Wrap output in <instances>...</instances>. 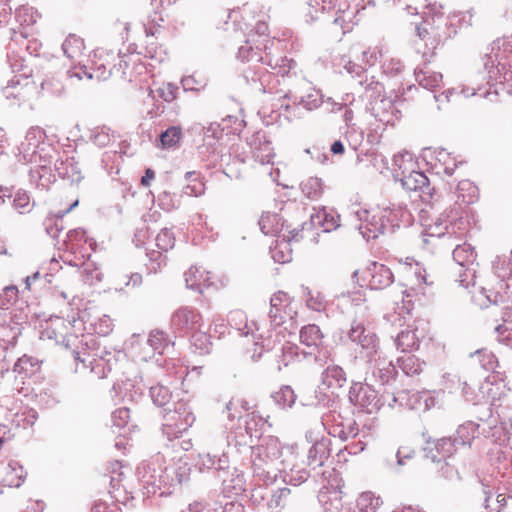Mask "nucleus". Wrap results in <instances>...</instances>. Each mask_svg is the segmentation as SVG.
Returning <instances> with one entry per match:
<instances>
[{
    "mask_svg": "<svg viewBox=\"0 0 512 512\" xmlns=\"http://www.w3.org/2000/svg\"><path fill=\"white\" fill-rule=\"evenodd\" d=\"M399 276L408 297L426 296L427 288L434 285V278L425 267L413 258L399 260Z\"/></svg>",
    "mask_w": 512,
    "mask_h": 512,
    "instance_id": "obj_1",
    "label": "nucleus"
},
{
    "mask_svg": "<svg viewBox=\"0 0 512 512\" xmlns=\"http://www.w3.org/2000/svg\"><path fill=\"white\" fill-rule=\"evenodd\" d=\"M298 309L294 299L284 291L274 293L270 299L269 319L274 329L284 326L293 334L297 329Z\"/></svg>",
    "mask_w": 512,
    "mask_h": 512,
    "instance_id": "obj_2",
    "label": "nucleus"
},
{
    "mask_svg": "<svg viewBox=\"0 0 512 512\" xmlns=\"http://www.w3.org/2000/svg\"><path fill=\"white\" fill-rule=\"evenodd\" d=\"M424 11L425 20L417 27V34L424 42V45L434 52L440 45L445 34L447 23L444 19V14L441 11L442 7L436 3H429L425 6Z\"/></svg>",
    "mask_w": 512,
    "mask_h": 512,
    "instance_id": "obj_3",
    "label": "nucleus"
},
{
    "mask_svg": "<svg viewBox=\"0 0 512 512\" xmlns=\"http://www.w3.org/2000/svg\"><path fill=\"white\" fill-rule=\"evenodd\" d=\"M353 279L360 287L383 289L393 283L394 275L389 267L373 261L367 267L354 271Z\"/></svg>",
    "mask_w": 512,
    "mask_h": 512,
    "instance_id": "obj_4",
    "label": "nucleus"
},
{
    "mask_svg": "<svg viewBox=\"0 0 512 512\" xmlns=\"http://www.w3.org/2000/svg\"><path fill=\"white\" fill-rule=\"evenodd\" d=\"M259 226L265 235L281 236L286 241L298 240L303 230L299 225L291 228V225L286 224L280 214L270 211L261 215Z\"/></svg>",
    "mask_w": 512,
    "mask_h": 512,
    "instance_id": "obj_5",
    "label": "nucleus"
},
{
    "mask_svg": "<svg viewBox=\"0 0 512 512\" xmlns=\"http://www.w3.org/2000/svg\"><path fill=\"white\" fill-rule=\"evenodd\" d=\"M476 252L469 245H459L453 251V258L459 265V285L468 289L476 284Z\"/></svg>",
    "mask_w": 512,
    "mask_h": 512,
    "instance_id": "obj_6",
    "label": "nucleus"
},
{
    "mask_svg": "<svg viewBox=\"0 0 512 512\" xmlns=\"http://www.w3.org/2000/svg\"><path fill=\"white\" fill-rule=\"evenodd\" d=\"M348 338L360 347L361 353L372 359L378 355L380 343L377 334L368 330L362 322L353 321L348 332Z\"/></svg>",
    "mask_w": 512,
    "mask_h": 512,
    "instance_id": "obj_7",
    "label": "nucleus"
},
{
    "mask_svg": "<svg viewBox=\"0 0 512 512\" xmlns=\"http://www.w3.org/2000/svg\"><path fill=\"white\" fill-rule=\"evenodd\" d=\"M37 90L36 82L30 77H22L11 80L2 89L3 96L7 100H13L18 105L29 100Z\"/></svg>",
    "mask_w": 512,
    "mask_h": 512,
    "instance_id": "obj_8",
    "label": "nucleus"
},
{
    "mask_svg": "<svg viewBox=\"0 0 512 512\" xmlns=\"http://www.w3.org/2000/svg\"><path fill=\"white\" fill-rule=\"evenodd\" d=\"M202 315L189 307H181L172 316L171 324L175 331L189 335L202 325Z\"/></svg>",
    "mask_w": 512,
    "mask_h": 512,
    "instance_id": "obj_9",
    "label": "nucleus"
},
{
    "mask_svg": "<svg viewBox=\"0 0 512 512\" xmlns=\"http://www.w3.org/2000/svg\"><path fill=\"white\" fill-rule=\"evenodd\" d=\"M69 73L70 77H77L78 79L85 76L87 79L103 81L108 79L111 74L110 62L102 54L94 53L90 67L83 65L80 67V71H70Z\"/></svg>",
    "mask_w": 512,
    "mask_h": 512,
    "instance_id": "obj_10",
    "label": "nucleus"
},
{
    "mask_svg": "<svg viewBox=\"0 0 512 512\" xmlns=\"http://www.w3.org/2000/svg\"><path fill=\"white\" fill-rule=\"evenodd\" d=\"M187 288L203 293L213 285L211 273L202 266H191L184 274Z\"/></svg>",
    "mask_w": 512,
    "mask_h": 512,
    "instance_id": "obj_11",
    "label": "nucleus"
},
{
    "mask_svg": "<svg viewBox=\"0 0 512 512\" xmlns=\"http://www.w3.org/2000/svg\"><path fill=\"white\" fill-rule=\"evenodd\" d=\"M424 328L408 326L402 330L396 339L398 349L404 353H412L419 349L420 340L424 338Z\"/></svg>",
    "mask_w": 512,
    "mask_h": 512,
    "instance_id": "obj_12",
    "label": "nucleus"
},
{
    "mask_svg": "<svg viewBox=\"0 0 512 512\" xmlns=\"http://www.w3.org/2000/svg\"><path fill=\"white\" fill-rule=\"evenodd\" d=\"M300 342L310 349V353L317 351L323 344V334L315 324H309L300 330Z\"/></svg>",
    "mask_w": 512,
    "mask_h": 512,
    "instance_id": "obj_13",
    "label": "nucleus"
},
{
    "mask_svg": "<svg viewBox=\"0 0 512 512\" xmlns=\"http://www.w3.org/2000/svg\"><path fill=\"white\" fill-rule=\"evenodd\" d=\"M26 473L18 462H10L4 470L2 484L5 487L17 488L24 482Z\"/></svg>",
    "mask_w": 512,
    "mask_h": 512,
    "instance_id": "obj_14",
    "label": "nucleus"
},
{
    "mask_svg": "<svg viewBox=\"0 0 512 512\" xmlns=\"http://www.w3.org/2000/svg\"><path fill=\"white\" fill-rule=\"evenodd\" d=\"M393 166L396 176L401 179L416 168V162L411 153L401 151L394 155Z\"/></svg>",
    "mask_w": 512,
    "mask_h": 512,
    "instance_id": "obj_15",
    "label": "nucleus"
},
{
    "mask_svg": "<svg viewBox=\"0 0 512 512\" xmlns=\"http://www.w3.org/2000/svg\"><path fill=\"white\" fill-rule=\"evenodd\" d=\"M330 450L328 444L324 440L316 441L308 452V464L314 466H322L328 459Z\"/></svg>",
    "mask_w": 512,
    "mask_h": 512,
    "instance_id": "obj_16",
    "label": "nucleus"
},
{
    "mask_svg": "<svg viewBox=\"0 0 512 512\" xmlns=\"http://www.w3.org/2000/svg\"><path fill=\"white\" fill-rule=\"evenodd\" d=\"M62 47L68 58L80 62V59L83 56L85 50L83 39L75 35H69L64 41Z\"/></svg>",
    "mask_w": 512,
    "mask_h": 512,
    "instance_id": "obj_17",
    "label": "nucleus"
},
{
    "mask_svg": "<svg viewBox=\"0 0 512 512\" xmlns=\"http://www.w3.org/2000/svg\"><path fill=\"white\" fill-rule=\"evenodd\" d=\"M45 131L40 127H31L25 136V141L22 142L21 146L25 152L32 151L35 153V149L45 139Z\"/></svg>",
    "mask_w": 512,
    "mask_h": 512,
    "instance_id": "obj_18",
    "label": "nucleus"
},
{
    "mask_svg": "<svg viewBox=\"0 0 512 512\" xmlns=\"http://www.w3.org/2000/svg\"><path fill=\"white\" fill-rule=\"evenodd\" d=\"M189 335L191 344L195 347L196 350L199 351V353L204 354L209 352L212 346V342L211 336L207 332L197 328Z\"/></svg>",
    "mask_w": 512,
    "mask_h": 512,
    "instance_id": "obj_19",
    "label": "nucleus"
},
{
    "mask_svg": "<svg viewBox=\"0 0 512 512\" xmlns=\"http://www.w3.org/2000/svg\"><path fill=\"white\" fill-rule=\"evenodd\" d=\"M401 182L406 189L416 191L425 187L428 183V179L424 173L413 169L412 172L401 178Z\"/></svg>",
    "mask_w": 512,
    "mask_h": 512,
    "instance_id": "obj_20",
    "label": "nucleus"
},
{
    "mask_svg": "<svg viewBox=\"0 0 512 512\" xmlns=\"http://www.w3.org/2000/svg\"><path fill=\"white\" fill-rule=\"evenodd\" d=\"M314 223L325 232H330L338 227V218L326 210H320L313 217Z\"/></svg>",
    "mask_w": 512,
    "mask_h": 512,
    "instance_id": "obj_21",
    "label": "nucleus"
},
{
    "mask_svg": "<svg viewBox=\"0 0 512 512\" xmlns=\"http://www.w3.org/2000/svg\"><path fill=\"white\" fill-rule=\"evenodd\" d=\"M192 176H194V172L186 173V179H190V182L185 186L184 193L187 196L199 197L205 193V181L203 178L200 177H195L191 179Z\"/></svg>",
    "mask_w": 512,
    "mask_h": 512,
    "instance_id": "obj_22",
    "label": "nucleus"
},
{
    "mask_svg": "<svg viewBox=\"0 0 512 512\" xmlns=\"http://www.w3.org/2000/svg\"><path fill=\"white\" fill-rule=\"evenodd\" d=\"M182 137V130L180 127L171 126L160 135L161 147L168 149L175 147Z\"/></svg>",
    "mask_w": 512,
    "mask_h": 512,
    "instance_id": "obj_23",
    "label": "nucleus"
},
{
    "mask_svg": "<svg viewBox=\"0 0 512 512\" xmlns=\"http://www.w3.org/2000/svg\"><path fill=\"white\" fill-rule=\"evenodd\" d=\"M419 84L433 90L441 86L443 76L439 72L423 71L418 74Z\"/></svg>",
    "mask_w": 512,
    "mask_h": 512,
    "instance_id": "obj_24",
    "label": "nucleus"
},
{
    "mask_svg": "<svg viewBox=\"0 0 512 512\" xmlns=\"http://www.w3.org/2000/svg\"><path fill=\"white\" fill-rule=\"evenodd\" d=\"M221 125L222 132H225L226 135H240L245 127V122L237 116L229 115L222 119Z\"/></svg>",
    "mask_w": 512,
    "mask_h": 512,
    "instance_id": "obj_25",
    "label": "nucleus"
},
{
    "mask_svg": "<svg viewBox=\"0 0 512 512\" xmlns=\"http://www.w3.org/2000/svg\"><path fill=\"white\" fill-rule=\"evenodd\" d=\"M398 362L407 375H416L422 371V363L415 355L402 356Z\"/></svg>",
    "mask_w": 512,
    "mask_h": 512,
    "instance_id": "obj_26",
    "label": "nucleus"
},
{
    "mask_svg": "<svg viewBox=\"0 0 512 512\" xmlns=\"http://www.w3.org/2000/svg\"><path fill=\"white\" fill-rule=\"evenodd\" d=\"M238 58L241 61L247 62H262L263 57L258 47L254 48L250 41H246L245 45L241 46L238 50Z\"/></svg>",
    "mask_w": 512,
    "mask_h": 512,
    "instance_id": "obj_27",
    "label": "nucleus"
},
{
    "mask_svg": "<svg viewBox=\"0 0 512 512\" xmlns=\"http://www.w3.org/2000/svg\"><path fill=\"white\" fill-rule=\"evenodd\" d=\"M148 344L154 351L162 354L168 345V338L161 330H153L148 337Z\"/></svg>",
    "mask_w": 512,
    "mask_h": 512,
    "instance_id": "obj_28",
    "label": "nucleus"
},
{
    "mask_svg": "<svg viewBox=\"0 0 512 512\" xmlns=\"http://www.w3.org/2000/svg\"><path fill=\"white\" fill-rule=\"evenodd\" d=\"M306 304L308 308L320 312L326 309L327 302L321 292L310 290L308 291Z\"/></svg>",
    "mask_w": 512,
    "mask_h": 512,
    "instance_id": "obj_29",
    "label": "nucleus"
},
{
    "mask_svg": "<svg viewBox=\"0 0 512 512\" xmlns=\"http://www.w3.org/2000/svg\"><path fill=\"white\" fill-rule=\"evenodd\" d=\"M275 398L277 403L285 408L291 407L295 403L297 397L290 386H283L279 392H277Z\"/></svg>",
    "mask_w": 512,
    "mask_h": 512,
    "instance_id": "obj_30",
    "label": "nucleus"
},
{
    "mask_svg": "<svg viewBox=\"0 0 512 512\" xmlns=\"http://www.w3.org/2000/svg\"><path fill=\"white\" fill-rule=\"evenodd\" d=\"M325 0H309L306 8L307 21H314L326 10Z\"/></svg>",
    "mask_w": 512,
    "mask_h": 512,
    "instance_id": "obj_31",
    "label": "nucleus"
},
{
    "mask_svg": "<svg viewBox=\"0 0 512 512\" xmlns=\"http://www.w3.org/2000/svg\"><path fill=\"white\" fill-rule=\"evenodd\" d=\"M156 245L163 251L172 249L175 245V237L173 233L168 229L161 230L156 236Z\"/></svg>",
    "mask_w": 512,
    "mask_h": 512,
    "instance_id": "obj_32",
    "label": "nucleus"
},
{
    "mask_svg": "<svg viewBox=\"0 0 512 512\" xmlns=\"http://www.w3.org/2000/svg\"><path fill=\"white\" fill-rule=\"evenodd\" d=\"M491 498V493H486L485 498V508L488 510V512H503L504 509L507 507V498L505 493H498L496 496V502L494 506H491L489 504V500Z\"/></svg>",
    "mask_w": 512,
    "mask_h": 512,
    "instance_id": "obj_33",
    "label": "nucleus"
},
{
    "mask_svg": "<svg viewBox=\"0 0 512 512\" xmlns=\"http://www.w3.org/2000/svg\"><path fill=\"white\" fill-rule=\"evenodd\" d=\"M382 56V51L378 47H368L362 53V62L364 64L363 67H372L374 66L379 58Z\"/></svg>",
    "mask_w": 512,
    "mask_h": 512,
    "instance_id": "obj_34",
    "label": "nucleus"
},
{
    "mask_svg": "<svg viewBox=\"0 0 512 512\" xmlns=\"http://www.w3.org/2000/svg\"><path fill=\"white\" fill-rule=\"evenodd\" d=\"M474 200V195L473 194H469L468 197H466L465 195L463 194H458L457 195V200H456V208H455V215H452V216H449L450 217V222H453L454 220H456L458 217H461L462 214L464 213V210L466 208V206L470 203H472Z\"/></svg>",
    "mask_w": 512,
    "mask_h": 512,
    "instance_id": "obj_35",
    "label": "nucleus"
},
{
    "mask_svg": "<svg viewBox=\"0 0 512 512\" xmlns=\"http://www.w3.org/2000/svg\"><path fill=\"white\" fill-rule=\"evenodd\" d=\"M13 206L19 210L20 213L29 211L30 209V196L26 191H17L14 196Z\"/></svg>",
    "mask_w": 512,
    "mask_h": 512,
    "instance_id": "obj_36",
    "label": "nucleus"
},
{
    "mask_svg": "<svg viewBox=\"0 0 512 512\" xmlns=\"http://www.w3.org/2000/svg\"><path fill=\"white\" fill-rule=\"evenodd\" d=\"M112 421L118 428L125 427L130 421V410L126 407L116 409L112 414Z\"/></svg>",
    "mask_w": 512,
    "mask_h": 512,
    "instance_id": "obj_37",
    "label": "nucleus"
},
{
    "mask_svg": "<svg viewBox=\"0 0 512 512\" xmlns=\"http://www.w3.org/2000/svg\"><path fill=\"white\" fill-rule=\"evenodd\" d=\"M158 95L166 102H172L177 97V87L171 83H164L158 89Z\"/></svg>",
    "mask_w": 512,
    "mask_h": 512,
    "instance_id": "obj_38",
    "label": "nucleus"
},
{
    "mask_svg": "<svg viewBox=\"0 0 512 512\" xmlns=\"http://www.w3.org/2000/svg\"><path fill=\"white\" fill-rule=\"evenodd\" d=\"M37 364V361L30 356L23 355L20 357L14 365V371L17 373L26 372L27 366L34 367Z\"/></svg>",
    "mask_w": 512,
    "mask_h": 512,
    "instance_id": "obj_39",
    "label": "nucleus"
},
{
    "mask_svg": "<svg viewBox=\"0 0 512 512\" xmlns=\"http://www.w3.org/2000/svg\"><path fill=\"white\" fill-rule=\"evenodd\" d=\"M91 512H121L118 504L112 503L111 505L106 504L102 501H96L92 507Z\"/></svg>",
    "mask_w": 512,
    "mask_h": 512,
    "instance_id": "obj_40",
    "label": "nucleus"
},
{
    "mask_svg": "<svg viewBox=\"0 0 512 512\" xmlns=\"http://www.w3.org/2000/svg\"><path fill=\"white\" fill-rule=\"evenodd\" d=\"M383 91L384 88L379 82L371 83L366 87V93H370L369 97L371 98L379 97Z\"/></svg>",
    "mask_w": 512,
    "mask_h": 512,
    "instance_id": "obj_41",
    "label": "nucleus"
},
{
    "mask_svg": "<svg viewBox=\"0 0 512 512\" xmlns=\"http://www.w3.org/2000/svg\"><path fill=\"white\" fill-rule=\"evenodd\" d=\"M498 285H499V290L496 292L494 299H493V301L496 303L503 300V298L506 294V290L508 288V284L505 283L503 280L498 281Z\"/></svg>",
    "mask_w": 512,
    "mask_h": 512,
    "instance_id": "obj_42",
    "label": "nucleus"
},
{
    "mask_svg": "<svg viewBox=\"0 0 512 512\" xmlns=\"http://www.w3.org/2000/svg\"><path fill=\"white\" fill-rule=\"evenodd\" d=\"M154 178H155V172L152 169L147 168L145 170L144 176L141 178V185L144 187H149L151 184V181H153Z\"/></svg>",
    "mask_w": 512,
    "mask_h": 512,
    "instance_id": "obj_43",
    "label": "nucleus"
},
{
    "mask_svg": "<svg viewBox=\"0 0 512 512\" xmlns=\"http://www.w3.org/2000/svg\"><path fill=\"white\" fill-rule=\"evenodd\" d=\"M345 69L349 72V73H356L358 74L361 70H365V67L363 66H358L356 64H353L352 62H348L346 65H345Z\"/></svg>",
    "mask_w": 512,
    "mask_h": 512,
    "instance_id": "obj_44",
    "label": "nucleus"
},
{
    "mask_svg": "<svg viewBox=\"0 0 512 512\" xmlns=\"http://www.w3.org/2000/svg\"><path fill=\"white\" fill-rule=\"evenodd\" d=\"M331 151L334 154H342L344 152V146L341 141H335L331 146Z\"/></svg>",
    "mask_w": 512,
    "mask_h": 512,
    "instance_id": "obj_45",
    "label": "nucleus"
},
{
    "mask_svg": "<svg viewBox=\"0 0 512 512\" xmlns=\"http://www.w3.org/2000/svg\"><path fill=\"white\" fill-rule=\"evenodd\" d=\"M256 29L260 35H264L268 30V25L265 22H259Z\"/></svg>",
    "mask_w": 512,
    "mask_h": 512,
    "instance_id": "obj_46",
    "label": "nucleus"
},
{
    "mask_svg": "<svg viewBox=\"0 0 512 512\" xmlns=\"http://www.w3.org/2000/svg\"><path fill=\"white\" fill-rule=\"evenodd\" d=\"M459 190H472L474 191V187H472L471 183L469 182H461L458 186Z\"/></svg>",
    "mask_w": 512,
    "mask_h": 512,
    "instance_id": "obj_47",
    "label": "nucleus"
},
{
    "mask_svg": "<svg viewBox=\"0 0 512 512\" xmlns=\"http://www.w3.org/2000/svg\"><path fill=\"white\" fill-rule=\"evenodd\" d=\"M17 288L15 286L7 287L5 289V293L10 296H16L17 295Z\"/></svg>",
    "mask_w": 512,
    "mask_h": 512,
    "instance_id": "obj_48",
    "label": "nucleus"
},
{
    "mask_svg": "<svg viewBox=\"0 0 512 512\" xmlns=\"http://www.w3.org/2000/svg\"><path fill=\"white\" fill-rule=\"evenodd\" d=\"M503 493H505V494H506L507 498L512 499V487H510V486H506V485H505V486H504V492H503Z\"/></svg>",
    "mask_w": 512,
    "mask_h": 512,
    "instance_id": "obj_49",
    "label": "nucleus"
},
{
    "mask_svg": "<svg viewBox=\"0 0 512 512\" xmlns=\"http://www.w3.org/2000/svg\"><path fill=\"white\" fill-rule=\"evenodd\" d=\"M269 444H270V445H272V446L277 447V446L280 444V442H279V439H278V438H271V439L269 440Z\"/></svg>",
    "mask_w": 512,
    "mask_h": 512,
    "instance_id": "obj_50",
    "label": "nucleus"
},
{
    "mask_svg": "<svg viewBox=\"0 0 512 512\" xmlns=\"http://www.w3.org/2000/svg\"><path fill=\"white\" fill-rule=\"evenodd\" d=\"M78 205V200H76L68 209L66 212H70L74 207Z\"/></svg>",
    "mask_w": 512,
    "mask_h": 512,
    "instance_id": "obj_51",
    "label": "nucleus"
},
{
    "mask_svg": "<svg viewBox=\"0 0 512 512\" xmlns=\"http://www.w3.org/2000/svg\"><path fill=\"white\" fill-rule=\"evenodd\" d=\"M337 0H329V9L333 8L335 6V3H336Z\"/></svg>",
    "mask_w": 512,
    "mask_h": 512,
    "instance_id": "obj_52",
    "label": "nucleus"
},
{
    "mask_svg": "<svg viewBox=\"0 0 512 512\" xmlns=\"http://www.w3.org/2000/svg\"><path fill=\"white\" fill-rule=\"evenodd\" d=\"M133 278H135V279H134V281H135V282H140V281H141V276H140L139 274H135V275L133 276Z\"/></svg>",
    "mask_w": 512,
    "mask_h": 512,
    "instance_id": "obj_53",
    "label": "nucleus"
},
{
    "mask_svg": "<svg viewBox=\"0 0 512 512\" xmlns=\"http://www.w3.org/2000/svg\"><path fill=\"white\" fill-rule=\"evenodd\" d=\"M74 358H75V360H77V361L79 360V361H81V362H84L83 360H81V359H80V356H79V353H78V352H75V353H74Z\"/></svg>",
    "mask_w": 512,
    "mask_h": 512,
    "instance_id": "obj_54",
    "label": "nucleus"
},
{
    "mask_svg": "<svg viewBox=\"0 0 512 512\" xmlns=\"http://www.w3.org/2000/svg\"><path fill=\"white\" fill-rule=\"evenodd\" d=\"M0 137H1V139H0V143H3V142H6V141H7V139L5 138V135H4V134H3V135H1Z\"/></svg>",
    "mask_w": 512,
    "mask_h": 512,
    "instance_id": "obj_55",
    "label": "nucleus"
},
{
    "mask_svg": "<svg viewBox=\"0 0 512 512\" xmlns=\"http://www.w3.org/2000/svg\"><path fill=\"white\" fill-rule=\"evenodd\" d=\"M445 172H446L447 174L451 175V174L453 173V169H448V168H446V169H445Z\"/></svg>",
    "mask_w": 512,
    "mask_h": 512,
    "instance_id": "obj_56",
    "label": "nucleus"
},
{
    "mask_svg": "<svg viewBox=\"0 0 512 512\" xmlns=\"http://www.w3.org/2000/svg\"><path fill=\"white\" fill-rule=\"evenodd\" d=\"M29 277L26 278V284H27V287H29L30 283H29Z\"/></svg>",
    "mask_w": 512,
    "mask_h": 512,
    "instance_id": "obj_57",
    "label": "nucleus"
},
{
    "mask_svg": "<svg viewBox=\"0 0 512 512\" xmlns=\"http://www.w3.org/2000/svg\"><path fill=\"white\" fill-rule=\"evenodd\" d=\"M3 132V129H0V133Z\"/></svg>",
    "mask_w": 512,
    "mask_h": 512,
    "instance_id": "obj_58",
    "label": "nucleus"
}]
</instances>
